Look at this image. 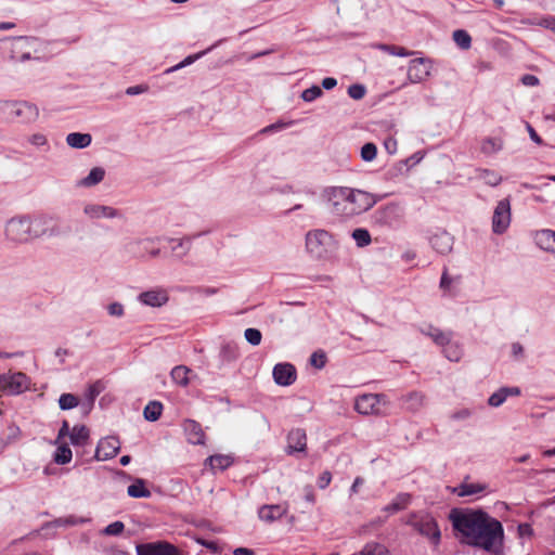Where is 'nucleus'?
<instances>
[{
	"label": "nucleus",
	"mask_w": 555,
	"mask_h": 555,
	"mask_svg": "<svg viewBox=\"0 0 555 555\" xmlns=\"http://www.w3.org/2000/svg\"><path fill=\"white\" fill-rule=\"evenodd\" d=\"M125 530V525L122 521H114L106 526L102 531L101 534L103 535H120Z\"/></svg>",
	"instance_id": "nucleus-49"
},
{
	"label": "nucleus",
	"mask_w": 555,
	"mask_h": 555,
	"mask_svg": "<svg viewBox=\"0 0 555 555\" xmlns=\"http://www.w3.org/2000/svg\"><path fill=\"white\" fill-rule=\"evenodd\" d=\"M158 241V237L131 238L124 245V249L134 258H144L145 256L156 258L160 255V249L156 247Z\"/></svg>",
	"instance_id": "nucleus-8"
},
{
	"label": "nucleus",
	"mask_w": 555,
	"mask_h": 555,
	"mask_svg": "<svg viewBox=\"0 0 555 555\" xmlns=\"http://www.w3.org/2000/svg\"><path fill=\"white\" fill-rule=\"evenodd\" d=\"M27 140L33 146L38 149H44L46 151L50 149L46 134L41 132L30 134Z\"/></svg>",
	"instance_id": "nucleus-46"
},
{
	"label": "nucleus",
	"mask_w": 555,
	"mask_h": 555,
	"mask_svg": "<svg viewBox=\"0 0 555 555\" xmlns=\"http://www.w3.org/2000/svg\"><path fill=\"white\" fill-rule=\"evenodd\" d=\"M105 178V169L103 167H93L90 172L76 182L77 188H92L101 183Z\"/></svg>",
	"instance_id": "nucleus-21"
},
{
	"label": "nucleus",
	"mask_w": 555,
	"mask_h": 555,
	"mask_svg": "<svg viewBox=\"0 0 555 555\" xmlns=\"http://www.w3.org/2000/svg\"><path fill=\"white\" fill-rule=\"evenodd\" d=\"M291 124H292V122H288V124H287V122H284V121L279 120V121H276V122H274V124H271V125H269V126H267V127L262 128V129L260 130V133H261V134H267V133L276 132V131H280V130H282V129L286 128V127H287L288 125H291Z\"/></svg>",
	"instance_id": "nucleus-54"
},
{
	"label": "nucleus",
	"mask_w": 555,
	"mask_h": 555,
	"mask_svg": "<svg viewBox=\"0 0 555 555\" xmlns=\"http://www.w3.org/2000/svg\"><path fill=\"white\" fill-rule=\"evenodd\" d=\"M351 555H391V553L385 544L370 541L359 552Z\"/></svg>",
	"instance_id": "nucleus-28"
},
{
	"label": "nucleus",
	"mask_w": 555,
	"mask_h": 555,
	"mask_svg": "<svg viewBox=\"0 0 555 555\" xmlns=\"http://www.w3.org/2000/svg\"><path fill=\"white\" fill-rule=\"evenodd\" d=\"M48 222L47 217H15L7 222L5 236L13 243H28L47 234Z\"/></svg>",
	"instance_id": "nucleus-3"
},
{
	"label": "nucleus",
	"mask_w": 555,
	"mask_h": 555,
	"mask_svg": "<svg viewBox=\"0 0 555 555\" xmlns=\"http://www.w3.org/2000/svg\"><path fill=\"white\" fill-rule=\"evenodd\" d=\"M66 143L72 149H86L92 142V137L89 133L70 132L66 135Z\"/></svg>",
	"instance_id": "nucleus-27"
},
{
	"label": "nucleus",
	"mask_w": 555,
	"mask_h": 555,
	"mask_svg": "<svg viewBox=\"0 0 555 555\" xmlns=\"http://www.w3.org/2000/svg\"><path fill=\"white\" fill-rule=\"evenodd\" d=\"M524 23L528 25H539L541 27L555 31V16H545L541 18H528Z\"/></svg>",
	"instance_id": "nucleus-42"
},
{
	"label": "nucleus",
	"mask_w": 555,
	"mask_h": 555,
	"mask_svg": "<svg viewBox=\"0 0 555 555\" xmlns=\"http://www.w3.org/2000/svg\"><path fill=\"white\" fill-rule=\"evenodd\" d=\"M186 439L192 444H203L205 440V434L202 426L193 421L186 420L183 425Z\"/></svg>",
	"instance_id": "nucleus-19"
},
{
	"label": "nucleus",
	"mask_w": 555,
	"mask_h": 555,
	"mask_svg": "<svg viewBox=\"0 0 555 555\" xmlns=\"http://www.w3.org/2000/svg\"><path fill=\"white\" fill-rule=\"evenodd\" d=\"M38 41L39 40L34 37H18L14 44V51H24L30 48H35Z\"/></svg>",
	"instance_id": "nucleus-43"
},
{
	"label": "nucleus",
	"mask_w": 555,
	"mask_h": 555,
	"mask_svg": "<svg viewBox=\"0 0 555 555\" xmlns=\"http://www.w3.org/2000/svg\"><path fill=\"white\" fill-rule=\"evenodd\" d=\"M420 332L429 337L436 345L444 346L449 341L450 332H443L431 324H425L420 327Z\"/></svg>",
	"instance_id": "nucleus-23"
},
{
	"label": "nucleus",
	"mask_w": 555,
	"mask_h": 555,
	"mask_svg": "<svg viewBox=\"0 0 555 555\" xmlns=\"http://www.w3.org/2000/svg\"><path fill=\"white\" fill-rule=\"evenodd\" d=\"M167 241L170 244H172L171 251H172L173 256L179 259H182L183 257H185L192 247V237L191 236H184L181 238H168Z\"/></svg>",
	"instance_id": "nucleus-25"
},
{
	"label": "nucleus",
	"mask_w": 555,
	"mask_h": 555,
	"mask_svg": "<svg viewBox=\"0 0 555 555\" xmlns=\"http://www.w3.org/2000/svg\"><path fill=\"white\" fill-rule=\"evenodd\" d=\"M69 439L73 446H85L89 439V429L83 425L74 426Z\"/></svg>",
	"instance_id": "nucleus-30"
},
{
	"label": "nucleus",
	"mask_w": 555,
	"mask_h": 555,
	"mask_svg": "<svg viewBox=\"0 0 555 555\" xmlns=\"http://www.w3.org/2000/svg\"><path fill=\"white\" fill-rule=\"evenodd\" d=\"M348 95L353 100H361L364 98L366 93V89L363 85L354 83L349 86L348 88Z\"/></svg>",
	"instance_id": "nucleus-52"
},
{
	"label": "nucleus",
	"mask_w": 555,
	"mask_h": 555,
	"mask_svg": "<svg viewBox=\"0 0 555 555\" xmlns=\"http://www.w3.org/2000/svg\"><path fill=\"white\" fill-rule=\"evenodd\" d=\"M107 312L112 317H122L124 315V306L119 302H112L107 307Z\"/></svg>",
	"instance_id": "nucleus-56"
},
{
	"label": "nucleus",
	"mask_w": 555,
	"mask_h": 555,
	"mask_svg": "<svg viewBox=\"0 0 555 555\" xmlns=\"http://www.w3.org/2000/svg\"><path fill=\"white\" fill-rule=\"evenodd\" d=\"M385 149L389 154H393L397 151V141L392 138H388L384 142Z\"/></svg>",
	"instance_id": "nucleus-63"
},
{
	"label": "nucleus",
	"mask_w": 555,
	"mask_h": 555,
	"mask_svg": "<svg viewBox=\"0 0 555 555\" xmlns=\"http://www.w3.org/2000/svg\"><path fill=\"white\" fill-rule=\"evenodd\" d=\"M476 178L490 186H496L502 181V177L498 172L490 169H477Z\"/></svg>",
	"instance_id": "nucleus-32"
},
{
	"label": "nucleus",
	"mask_w": 555,
	"mask_h": 555,
	"mask_svg": "<svg viewBox=\"0 0 555 555\" xmlns=\"http://www.w3.org/2000/svg\"><path fill=\"white\" fill-rule=\"evenodd\" d=\"M537 245L546 251H555V231L541 230L534 236Z\"/></svg>",
	"instance_id": "nucleus-26"
},
{
	"label": "nucleus",
	"mask_w": 555,
	"mask_h": 555,
	"mask_svg": "<svg viewBox=\"0 0 555 555\" xmlns=\"http://www.w3.org/2000/svg\"><path fill=\"white\" fill-rule=\"evenodd\" d=\"M376 155H377V147L374 143H365L362 147H361V158L364 160V162H372L376 158Z\"/></svg>",
	"instance_id": "nucleus-48"
},
{
	"label": "nucleus",
	"mask_w": 555,
	"mask_h": 555,
	"mask_svg": "<svg viewBox=\"0 0 555 555\" xmlns=\"http://www.w3.org/2000/svg\"><path fill=\"white\" fill-rule=\"evenodd\" d=\"M450 518L455 530L466 543L486 551L498 552L503 540L501 522L483 512L451 513Z\"/></svg>",
	"instance_id": "nucleus-1"
},
{
	"label": "nucleus",
	"mask_w": 555,
	"mask_h": 555,
	"mask_svg": "<svg viewBox=\"0 0 555 555\" xmlns=\"http://www.w3.org/2000/svg\"><path fill=\"white\" fill-rule=\"evenodd\" d=\"M388 401L385 395L365 393L356 399L354 409L363 415H386Z\"/></svg>",
	"instance_id": "nucleus-7"
},
{
	"label": "nucleus",
	"mask_w": 555,
	"mask_h": 555,
	"mask_svg": "<svg viewBox=\"0 0 555 555\" xmlns=\"http://www.w3.org/2000/svg\"><path fill=\"white\" fill-rule=\"evenodd\" d=\"M83 215L90 220L120 218L118 209L96 203H86L82 208Z\"/></svg>",
	"instance_id": "nucleus-11"
},
{
	"label": "nucleus",
	"mask_w": 555,
	"mask_h": 555,
	"mask_svg": "<svg viewBox=\"0 0 555 555\" xmlns=\"http://www.w3.org/2000/svg\"><path fill=\"white\" fill-rule=\"evenodd\" d=\"M518 534L520 538H531L533 534V529L529 524H520L518 526Z\"/></svg>",
	"instance_id": "nucleus-58"
},
{
	"label": "nucleus",
	"mask_w": 555,
	"mask_h": 555,
	"mask_svg": "<svg viewBox=\"0 0 555 555\" xmlns=\"http://www.w3.org/2000/svg\"><path fill=\"white\" fill-rule=\"evenodd\" d=\"M142 555H180L179 550L170 543L157 542L142 546Z\"/></svg>",
	"instance_id": "nucleus-18"
},
{
	"label": "nucleus",
	"mask_w": 555,
	"mask_h": 555,
	"mask_svg": "<svg viewBox=\"0 0 555 555\" xmlns=\"http://www.w3.org/2000/svg\"><path fill=\"white\" fill-rule=\"evenodd\" d=\"M472 415V411L469 409H461L454 413H452L451 418L454 421H464L469 418Z\"/></svg>",
	"instance_id": "nucleus-59"
},
{
	"label": "nucleus",
	"mask_w": 555,
	"mask_h": 555,
	"mask_svg": "<svg viewBox=\"0 0 555 555\" xmlns=\"http://www.w3.org/2000/svg\"><path fill=\"white\" fill-rule=\"evenodd\" d=\"M325 196L331 212L345 219H350L367 211L376 203L372 194L347 186L328 188L325 190Z\"/></svg>",
	"instance_id": "nucleus-2"
},
{
	"label": "nucleus",
	"mask_w": 555,
	"mask_h": 555,
	"mask_svg": "<svg viewBox=\"0 0 555 555\" xmlns=\"http://www.w3.org/2000/svg\"><path fill=\"white\" fill-rule=\"evenodd\" d=\"M189 367L184 365H178L171 370L170 376L176 384L185 387L189 385Z\"/></svg>",
	"instance_id": "nucleus-33"
},
{
	"label": "nucleus",
	"mask_w": 555,
	"mask_h": 555,
	"mask_svg": "<svg viewBox=\"0 0 555 555\" xmlns=\"http://www.w3.org/2000/svg\"><path fill=\"white\" fill-rule=\"evenodd\" d=\"M442 348V352L444 357L453 362L460 361L462 358L463 351L461 346L457 343L452 341V333L449 334V341L444 344V346H440Z\"/></svg>",
	"instance_id": "nucleus-29"
},
{
	"label": "nucleus",
	"mask_w": 555,
	"mask_h": 555,
	"mask_svg": "<svg viewBox=\"0 0 555 555\" xmlns=\"http://www.w3.org/2000/svg\"><path fill=\"white\" fill-rule=\"evenodd\" d=\"M103 389L104 385L100 380L89 386L86 393L89 406L93 405L95 398L103 391Z\"/></svg>",
	"instance_id": "nucleus-47"
},
{
	"label": "nucleus",
	"mask_w": 555,
	"mask_h": 555,
	"mask_svg": "<svg viewBox=\"0 0 555 555\" xmlns=\"http://www.w3.org/2000/svg\"><path fill=\"white\" fill-rule=\"evenodd\" d=\"M0 113L11 120L29 125L39 118V108L36 104L27 101H2Z\"/></svg>",
	"instance_id": "nucleus-4"
},
{
	"label": "nucleus",
	"mask_w": 555,
	"mask_h": 555,
	"mask_svg": "<svg viewBox=\"0 0 555 555\" xmlns=\"http://www.w3.org/2000/svg\"><path fill=\"white\" fill-rule=\"evenodd\" d=\"M120 450V442L115 437L102 439L95 450V459L98 461H106L117 455Z\"/></svg>",
	"instance_id": "nucleus-14"
},
{
	"label": "nucleus",
	"mask_w": 555,
	"mask_h": 555,
	"mask_svg": "<svg viewBox=\"0 0 555 555\" xmlns=\"http://www.w3.org/2000/svg\"><path fill=\"white\" fill-rule=\"evenodd\" d=\"M351 236L356 241L358 247H365L371 243V234L366 229H356Z\"/></svg>",
	"instance_id": "nucleus-40"
},
{
	"label": "nucleus",
	"mask_w": 555,
	"mask_h": 555,
	"mask_svg": "<svg viewBox=\"0 0 555 555\" xmlns=\"http://www.w3.org/2000/svg\"><path fill=\"white\" fill-rule=\"evenodd\" d=\"M403 399L405 402L409 403L408 409L416 411L423 405L424 396L420 392H411L406 395Z\"/></svg>",
	"instance_id": "nucleus-45"
},
{
	"label": "nucleus",
	"mask_w": 555,
	"mask_h": 555,
	"mask_svg": "<svg viewBox=\"0 0 555 555\" xmlns=\"http://www.w3.org/2000/svg\"><path fill=\"white\" fill-rule=\"evenodd\" d=\"M70 431H72V430L69 429V424H68V422H67V421H64V422H63V424H62V426H61V428H60V430H59V434H57V438H56L55 443H59V441H60L62 438H64V437H66V436H69V435H70Z\"/></svg>",
	"instance_id": "nucleus-61"
},
{
	"label": "nucleus",
	"mask_w": 555,
	"mask_h": 555,
	"mask_svg": "<svg viewBox=\"0 0 555 555\" xmlns=\"http://www.w3.org/2000/svg\"><path fill=\"white\" fill-rule=\"evenodd\" d=\"M310 363L317 369H322L326 363L324 353L313 352L310 357Z\"/></svg>",
	"instance_id": "nucleus-55"
},
{
	"label": "nucleus",
	"mask_w": 555,
	"mask_h": 555,
	"mask_svg": "<svg viewBox=\"0 0 555 555\" xmlns=\"http://www.w3.org/2000/svg\"><path fill=\"white\" fill-rule=\"evenodd\" d=\"M127 493L131 498H150L151 491L145 487V481L143 479H135V481L130 485L127 489Z\"/></svg>",
	"instance_id": "nucleus-31"
},
{
	"label": "nucleus",
	"mask_w": 555,
	"mask_h": 555,
	"mask_svg": "<svg viewBox=\"0 0 555 555\" xmlns=\"http://www.w3.org/2000/svg\"><path fill=\"white\" fill-rule=\"evenodd\" d=\"M430 61L418 57L410 61L408 67V79L412 83H418L426 80L430 76Z\"/></svg>",
	"instance_id": "nucleus-12"
},
{
	"label": "nucleus",
	"mask_w": 555,
	"mask_h": 555,
	"mask_svg": "<svg viewBox=\"0 0 555 555\" xmlns=\"http://www.w3.org/2000/svg\"><path fill=\"white\" fill-rule=\"evenodd\" d=\"M503 147V141L499 138H487L481 143V152L486 155L494 154L501 151Z\"/></svg>",
	"instance_id": "nucleus-35"
},
{
	"label": "nucleus",
	"mask_w": 555,
	"mask_h": 555,
	"mask_svg": "<svg viewBox=\"0 0 555 555\" xmlns=\"http://www.w3.org/2000/svg\"><path fill=\"white\" fill-rule=\"evenodd\" d=\"M511 223V205L507 198L500 201L492 217V231L495 234H503Z\"/></svg>",
	"instance_id": "nucleus-10"
},
{
	"label": "nucleus",
	"mask_w": 555,
	"mask_h": 555,
	"mask_svg": "<svg viewBox=\"0 0 555 555\" xmlns=\"http://www.w3.org/2000/svg\"><path fill=\"white\" fill-rule=\"evenodd\" d=\"M332 480V475L330 472H323L318 479V486L320 489H325Z\"/></svg>",
	"instance_id": "nucleus-60"
},
{
	"label": "nucleus",
	"mask_w": 555,
	"mask_h": 555,
	"mask_svg": "<svg viewBox=\"0 0 555 555\" xmlns=\"http://www.w3.org/2000/svg\"><path fill=\"white\" fill-rule=\"evenodd\" d=\"M162 411H163V405L160 402L151 401L144 408L143 415H144L145 420H147L150 422H155L160 417Z\"/></svg>",
	"instance_id": "nucleus-34"
},
{
	"label": "nucleus",
	"mask_w": 555,
	"mask_h": 555,
	"mask_svg": "<svg viewBox=\"0 0 555 555\" xmlns=\"http://www.w3.org/2000/svg\"><path fill=\"white\" fill-rule=\"evenodd\" d=\"M307 449V435L304 429H292L287 435V444L285 452L288 455L305 453Z\"/></svg>",
	"instance_id": "nucleus-13"
},
{
	"label": "nucleus",
	"mask_w": 555,
	"mask_h": 555,
	"mask_svg": "<svg viewBox=\"0 0 555 555\" xmlns=\"http://www.w3.org/2000/svg\"><path fill=\"white\" fill-rule=\"evenodd\" d=\"M337 86V80L333 77H326L322 80V87L325 90H331Z\"/></svg>",
	"instance_id": "nucleus-64"
},
{
	"label": "nucleus",
	"mask_w": 555,
	"mask_h": 555,
	"mask_svg": "<svg viewBox=\"0 0 555 555\" xmlns=\"http://www.w3.org/2000/svg\"><path fill=\"white\" fill-rule=\"evenodd\" d=\"M138 300L145 306L158 308L167 304L169 296L164 288H153L141 293Z\"/></svg>",
	"instance_id": "nucleus-15"
},
{
	"label": "nucleus",
	"mask_w": 555,
	"mask_h": 555,
	"mask_svg": "<svg viewBox=\"0 0 555 555\" xmlns=\"http://www.w3.org/2000/svg\"><path fill=\"white\" fill-rule=\"evenodd\" d=\"M149 90V86L147 85H137V86H131V87H128L126 89V94L127 95H138V94H141V93H144Z\"/></svg>",
	"instance_id": "nucleus-57"
},
{
	"label": "nucleus",
	"mask_w": 555,
	"mask_h": 555,
	"mask_svg": "<svg viewBox=\"0 0 555 555\" xmlns=\"http://www.w3.org/2000/svg\"><path fill=\"white\" fill-rule=\"evenodd\" d=\"M454 238L444 230L436 232L430 237L431 247L441 255L449 254L453 248Z\"/></svg>",
	"instance_id": "nucleus-17"
},
{
	"label": "nucleus",
	"mask_w": 555,
	"mask_h": 555,
	"mask_svg": "<svg viewBox=\"0 0 555 555\" xmlns=\"http://www.w3.org/2000/svg\"><path fill=\"white\" fill-rule=\"evenodd\" d=\"M525 86L534 87L539 85V78L534 75H525L521 78Z\"/></svg>",
	"instance_id": "nucleus-62"
},
{
	"label": "nucleus",
	"mask_w": 555,
	"mask_h": 555,
	"mask_svg": "<svg viewBox=\"0 0 555 555\" xmlns=\"http://www.w3.org/2000/svg\"><path fill=\"white\" fill-rule=\"evenodd\" d=\"M30 382L22 372H9L0 375V390L10 396H16L29 388Z\"/></svg>",
	"instance_id": "nucleus-9"
},
{
	"label": "nucleus",
	"mask_w": 555,
	"mask_h": 555,
	"mask_svg": "<svg viewBox=\"0 0 555 555\" xmlns=\"http://www.w3.org/2000/svg\"><path fill=\"white\" fill-rule=\"evenodd\" d=\"M245 339L253 346H258L261 343L262 334L259 330L249 327L244 332Z\"/></svg>",
	"instance_id": "nucleus-50"
},
{
	"label": "nucleus",
	"mask_w": 555,
	"mask_h": 555,
	"mask_svg": "<svg viewBox=\"0 0 555 555\" xmlns=\"http://www.w3.org/2000/svg\"><path fill=\"white\" fill-rule=\"evenodd\" d=\"M72 457V450L66 443L60 444L54 453V462L60 465L69 463Z\"/></svg>",
	"instance_id": "nucleus-37"
},
{
	"label": "nucleus",
	"mask_w": 555,
	"mask_h": 555,
	"mask_svg": "<svg viewBox=\"0 0 555 555\" xmlns=\"http://www.w3.org/2000/svg\"><path fill=\"white\" fill-rule=\"evenodd\" d=\"M336 247L334 236L325 230L309 231L306 235V248L317 259L327 258Z\"/></svg>",
	"instance_id": "nucleus-5"
},
{
	"label": "nucleus",
	"mask_w": 555,
	"mask_h": 555,
	"mask_svg": "<svg viewBox=\"0 0 555 555\" xmlns=\"http://www.w3.org/2000/svg\"><path fill=\"white\" fill-rule=\"evenodd\" d=\"M487 489L485 483L468 482L467 478L453 489L459 496H470L483 492Z\"/></svg>",
	"instance_id": "nucleus-24"
},
{
	"label": "nucleus",
	"mask_w": 555,
	"mask_h": 555,
	"mask_svg": "<svg viewBox=\"0 0 555 555\" xmlns=\"http://www.w3.org/2000/svg\"><path fill=\"white\" fill-rule=\"evenodd\" d=\"M406 524L420 534L426 537L434 545H438L441 538L436 520L428 514H411Z\"/></svg>",
	"instance_id": "nucleus-6"
},
{
	"label": "nucleus",
	"mask_w": 555,
	"mask_h": 555,
	"mask_svg": "<svg viewBox=\"0 0 555 555\" xmlns=\"http://www.w3.org/2000/svg\"><path fill=\"white\" fill-rule=\"evenodd\" d=\"M287 508L284 505H264L260 507L258 515L259 518L267 522H272L279 518H281L284 514H286Z\"/></svg>",
	"instance_id": "nucleus-22"
},
{
	"label": "nucleus",
	"mask_w": 555,
	"mask_h": 555,
	"mask_svg": "<svg viewBox=\"0 0 555 555\" xmlns=\"http://www.w3.org/2000/svg\"><path fill=\"white\" fill-rule=\"evenodd\" d=\"M411 496L408 493H399L391 503L384 506L382 512L386 513L383 519H379L380 522L385 521L390 514L398 513L402 509H405L410 504Z\"/></svg>",
	"instance_id": "nucleus-20"
},
{
	"label": "nucleus",
	"mask_w": 555,
	"mask_h": 555,
	"mask_svg": "<svg viewBox=\"0 0 555 555\" xmlns=\"http://www.w3.org/2000/svg\"><path fill=\"white\" fill-rule=\"evenodd\" d=\"M78 398L72 393H63L59 399L61 410H70L78 405Z\"/></svg>",
	"instance_id": "nucleus-44"
},
{
	"label": "nucleus",
	"mask_w": 555,
	"mask_h": 555,
	"mask_svg": "<svg viewBox=\"0 0 555 555\" xmlns=\"http://www.w3.org/2000/svg\"><path fill=\"white\" fill-rule=\"evenodd\" d=\"M216 47V44H214L212 47L208 48L207 50L205 51H202V52H198L194 55H189L186 56L183 61H181L179 64L172 66V67H169L168 69H166V74H170V73H173L176 70H179L188 65H191L193 62H195L196 60L201 59L203 55H205L208 51H210L211 49H214Z\"/></svg>",
	"instance_id": "nucleus-38"
},
{
	"label": "nucleus",
	"mask_w": 555,
	"mask_h": 555,
	"mask_svg": "<svg viewBox=\"0 0 555 555\" xmlns=\"http://www.w3.org/2000/svg\"><path fill=\"white\" fill-rule=\"evenodd\" d=\"M212 469L223 470L232 464V459L229 455H211L206 460Z\"/></svg>",
	"instance_id": "nucleus-36"
},
{
	"label": "nucleus",
	"mask_w": 555,
	"mask_h": 555,
	"mask_svg": "<svg viewBox=\"0 0 555 555\" xmlns=\"http://www.w3.org/2000/svg\"><path fill=\"white\" fill-rule=\"evenodd\" d=\"M505 393L503 392L502 388H500L498 391H495L489 397L488 403L491 406L498 408L502 405L505 402Z\"/></svg>",
	"instance_id": "nucleus-53"
},
{
	"label": "nucleus",
	"mask_w": 555,
	"mask_h": 555,
	"mask_svg": "<svg viewBox=\"0 0 555 555\" xmlns=\"http://www.w3.org/2000/svg\"><path fill=\"white\" fill-rule=\"evenodd\" d=\"M375 48H377V49H379V50H382L384 52H387V53H389L391 55L401 56V57L409 56V55H412L414 53L412 51H408L403 47L385 44V43H378V44L375 46Z\"/></svg>",
	"instance_id": "nucleus-39"
},
{
	"label": "nucleus",
	"mask_w": 555,
	"mask_h": 555,
	"mask_svg": "<svg viewBox=\"0 0 555 555\" xmlns=\"http://www.w3.org/2000/svg\"><path fill=\"white\" fill-rule=\"evenodd\" d=\"M322 94H323V91L319 86H312L302 91L301 99L305 102H312L315 99L322 96Z\"/></svg>",
	"instance_id": "nucleus-51"
},
{
	"label": "nucleus",
	"mask_w": 555,
	"mask_h": 555,
	"mask_svg": "<svg viewBox=\"0 0 555 555\" xmlns=\"http://www.w3.org/2000/svg\"><path fill=\"white\" fill-rule=\"evenodd\" d=\"M453 40L461 49H468L472 44V38L466 30L457 29L453 33Z\"/></svg>",
	"instance_id": "nucleus-41"
},
{
	"label": "nucleus",
	"mask_w": 555,
	"mask_h": 555,
	"mask_svg": "<svg viewBox=\"0 0 555 555\" xmlns=\"http://www.w3.org/2000/svg\"><path fill=\"white\" fill-rule=\"evenodd\" d=\"M273 378L280 386H289L296 380V369L291 363H278L273 367Z\"/></svg>",
	"instance_id": "nucleus-16"
}]
</instances>
